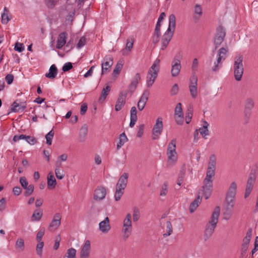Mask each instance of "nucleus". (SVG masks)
<instances>
[{
	"label": "nucleus",
	"instance_id": "30",
	"mask_svg": "<svg viewBox=\"0 0 258 258\" xmlns=\"http://www.w3.org/2000/svg\"><path fill=\"white\" fill-rule=\"evenodd\" d=\"M26 108V106L22 105L15 101L12 105L11 111L14 112H18L19 111H23Z\"/></svg>",
	"mask_w": 258,
	"mask_h": 258
},
{
	"label": "nucleus",
	"instance_id": "39",
	"mask_svg": "<svg viewBox=\"0 0 258 258\" xmlns=\"http://www.w3.org/2000/svg\"><path fill=\"white\" fill-rule=\"evenodd\" d=\"M217 158L216 156L214 154L211 155L209 158V161L208 162V167L209 168H216V162Z\"/></svg>",
	"mask_w": 258,
	"mask_h": 258
},
{
	"label": "nucleus",
	"instance_id": "35",
	"mask_svg": "<svg viewBox=\"0 0 258 258\" xmlns=\"http://www.w3.org/2000/svg\"><path fill=\"white\" fill-rule=\"evenodd\" d=\"M252 228H249L246 232V235L242 241V244L249 245L252 236Z\"/></svg>",
	"mask_w": 258,
	"mask_h": 258
},
{
	"label": "nucleus",
	"instance_id": "34",
	"mask_svg": "<svg viewBox=\"0 0 258 258\" xmlns=\"http://www.w3.org/2000/svg\"><path fill=\"white\" fill-rule=\"evenodd\" d=\"M202 201L200 196L198 197L190 204L189 206V211L190 213H193L199 206Z\"/></svg>",
	"mask_w": 258,
	"mask_h": 258
},
{
	"label": "nucleus",
	"instance_id": "64",
	"mask_svg": "<svg viewBox=\"0 0 258 258\" xmlns=\"http://www.w3.org/2000/svg\"><path fill=\"white\" fill-rule=\"evenodd\" d=\"M5 80L8 84H11L14 80V76L11 74H8L5 77Z\"/></svg>",
	"mask_w": 258,
	"mask_h": 258
},
{
	"label": "nucleus",
	"instance_id": "28",
	"mask_svg": "<svg viewBox=\"0 0 258 258\" xmlns=\"http://www.w3.org/2000/svg\"><path fill=\"white\" fill-rule=\"evenodd\" d=\"M141 80V75L140 73H137L134 77L131 83L130 84V92H133L137 87V85Z\"/></svg>",
	"mask_w": 258,
	"mask_h": 258
},
{
	"label": "nucleus",
	"instance_id": "56",
	"mask_svg": "<svg viewBox=\"0 0 258 258\" xmlns=\"http://www.w3.org/2000/svg\"><path fill=\"white\" fill-rule=\"evenodd\" d=\"M14 49L16 51H17L19 52H22L24 50V47L23 46V44L22 43H19V42H16L15 43V46L14 47Z\"/></svg>",
	"mask_w": 258,
	"mask_h": 258
},
{
	"label": "nucleus",
	"instance_id": "37",
	"mask_svg": "<svg viewBox=\"0 0 258 258\" xmlns=\"http://www.w3.org/2000/svg\"><path fill=\"white\" fill-rule=\"evenodd\" d=\"M128 140L127 137L124 133H122L119 136V142L117 144V149H120L124 144Z\"/></svg>",
	"mask_w": 258,
	"mask_h": 258
},
{
	"label": "nucleus",
	"instance_id": "15",
	"mask_svg": "<svg viewBox=\"0 0 258 258\" xmlns=\"http://www.w3.org/2000/svg\"><path fill=\"white\" fill-rule=\"evenodd\" d=\"M113 64V58L110 55H106L102 62V74L110 71V69Z\"/></svg>",
	"mask_w": 258,
	"mask_h": 258
},
{
	"label": "nucleus",
	"instance_id": "21",
	"mask_svg": "<svg viewBox=\"0 0 258 258\" xmlns=\"http://www.w3.org/2000/svg\"><path fill=\"white\" fill-rule=\"evenodd\" d=\"M68 34L66 32L60 33L57 37L56 48L60 49L67 43Z\"/></svg>",
	"mask_w": 258,
	"mask_h": 258
},
{
	"label": "nucleus",
	"instance_id": "47",
	"mask_svg": "<svg viewBox=\"0 0 258 258\" xmlns=\"http://www.w3.org/2000/svg\"><path fill=\"white\" fill-rule=\"evenodd\" d=\"M34 186L33 184H29L28 186L26 187V188H25L26 190L24 193V196L25 197H29L31 196L34 191Z\"/></svg>",
	"mask_w": 258,
	"mask_h": 258
},
{
	"label": "nucleus",
	"instance_id": "33",
	"mask_svg": "<svg viewBox=\"0 0 258 258\" xmlns=\"http://www.w3.org/2000/svg\"><path fill=\"white\" fill-rule=\"evenodd\" d=\"M56 181L55 178L52 173H49L47 177V186L50 189L54 188L55 186Z\"/></svg>",
	"mask_w": 258,
	"mask_h": 258
},
{
	"label": "nucleus",
	"instance_id": "4",
	"mask_svg": "<svg viewBox=\"0 0 258 258\" xmlns=\"http://www.w3.org/2000/svg\"><path fill=\"white\" fill-rule=\"evenodd\" d=\"M128 175L127 173H123L119 178L116 185V189L114 195L115 201H119L124 193V189L126 186Z\"/></svg>",
	"mask_w": 258,
	"mask_h": 258
},
{
	"label": "nucleus",
	"instance_id": "25",
	"mask_svg": "<svg viewBox=\"0 0 258 258\" xmlns=\"http://www.w3.org/2000/svg\"><path fill=\"white\" fill-rule=\"evenodd\" d=\"M203 126L198 130L200 134L205 139H207V136L209 135V131L208 130V126L209 124L206 120H203Z\"/></svg>",
	"mask_w": 258,
	"mask_h": 258
},
{
	"label": "nucleus",
	"instance_id": "57",
	"mask_svg": "<svg viewBox=\"0 0 258 258\" xmlns=\"http://www.w3.org/2000/svg\"><path fill=\"white\" fill-rule=\"evenodd\" d=\"M20 183L22 186L25 189L28 186V182L25 177H21L20 178Z\"/></svg>",
	"mask_w": 258,
	"mask_h": 258
},
{
	"label": "nucleus",
	"instance_id": "42",
	"mask_svg": "<svg viewBox=\"0 0 258 258\" xmlns=\"http://www.w3.org/2000/svg\"><path fill=\"white\" fill-rule=\"evenodd\" d=\"M42 212L41 211H37V210H36L34 212L32 217H31V221H39L42 216Z\"/></svg>",
	"mask_w": 258,
	"mask_h": 258
},
{
	"label": "nucleus",
	"instance_id": "50",
	"mask_svg": "<svg viewBox=\"0 0 258 258\" xmlns=\"http://www.w3.org/2000/svg\"><path fill=\"white\" fill-rule=\"evenodd\" d=\"M192 116V108L190 107L187 109V112L186 114L185 121L187 124H188L190 121Z\"/></svg>",
	"mask_w": 258,
	"mask_h": 258
},
{
	"label": "nucleus",
	"instance_id": "11",
	"mask_svg": "<svg viewBox=\"0 0 258 258\" xmlns=\"http://www.w3.org/2000/svg\"><path fill=\"white\" fill-rule=\"evenodd\" d=\"M163 128V124L162 117H158L156 123L154 125L152 130V139L153 140H157L161 134Z\"/></svg>",
	"mask_w": 258,
	"mask_h": 258
},
{
	"label": "nucleus",
	"instance_id": "55",
	"mask_svg": "<svg viewBox=\"0 0 258 258\" xmlns=\"http://www.w3.org/2000/svg\"><path fill=\"white\" fill-rule=\"evenodd\" d=\"M86 43V39L84 36L81 37L78 43L77 44V47L78 48H81L83 46H84Z\"/></svg>",
	"mask_w": 258,
	"mask_h": 258
},
{
	"label": "nucleus",
	"instance_id": "24",
	"mask_svg": "<svg viewBox=\"0 0 258 258\" xmlns=\"http://www.w3.org/2000/svg\"><path fill=\"white\" fill-rule=\"evenodd\" d=\"M99 230L104 233H107L111 229L109 224V219L108 217H106L105 219L100 222L99 224Z\"/></svg>",
	"mask_w": 258,
	"mask_h": 258
},
{
	"label": "nucleus",
	"instance_id": "26",
	"mask_svg": "<svg viewBox=\"0 0 258 258\" xmlns=\"http://www.w3.org/2000/svg\"><path fill=\"white\" fill-rule=\"evenodd\" d=\"M88 134V126L86 124H84L80 128L79 134V141L84 142L87 137Z\"/></svg>",
	"mask_w": 258,
	"mask_h": 258
},
{
	"label": "nucleus",
	"instance_id": "48",
	"mask_svg": "<svg viewBox=\"0 0 258 258\" xmlns=\"http://www.w3.org/2000/svg\"><path fill=\"white\" fill-rule=\"evenodd\" d=\"M59 0H44L45 4L49 9L53 8L57 4Z\"/></svg>",
	"mask_w": 258,
	"mask_h": 258
},
{
	"label": "nucleus",
	"instance_id": "3",
	"mask_svg": "<svg viewBox=\"0 0 258 258\" xmlns=\"http://www.w3.org/2000/svg\"><path fill=\"white\" fill-rule=\"evenodd\" d=\"M160 59L158 58H156L148 70L146 77V84L148 88L153 85L157 77L158 73L160 70Z\"/></svg>",
	"mask_w": 258,
	"mask_h": 258
},
{
	"label": "nucleus",
	"instance_id": "29",
	"mask_svg": "<svg viewBox=\"0 0 258 258\" xmlns=\"http://www.w3.org/2000/svg\"><path fill=\"white\" fill-rule=\"evenodd\" d=\"M110 91V87L109 86H107L103 89L101 95L98 99V102L99 103H102L104 101Z\"/></svg>",
	"mask_w": 258,
	"mask_h": 258
},
{
	"label": "nucleus",
	"instance_id": "63",
	"mask_svg": "<svg viewBox=\"0 0 258 258\" xmlns=\"http://www.w3.org/2000/svg\"><path fill=\"white\" fill-rule=\"evenodd\" d=\"M22 188L19 186L14 187L13 189V192L15 196H19L22 192Z\"/></svg>",
	"mask_w": 258,
	"mask_h": 258
},
{
	"label": "nucleus",
	"instance_id": "41",
	"mask_svg": "<svg viewBox=\"0 0 258 258\" xmlns=\"http://www.w3.org/2000/svg\"><path fill=\"white\" fill-rule=\"evenodd\" d=\"M185 173V169L184 167H182L181 170L180 171L179 174L178 175V177L177 180V184L179 186L181 185V184H182V183L183 181Z\"/></svg>",
	"mask_w": 258,
	"mask_h": 258
},
{
	"label": "nucleus",
	"instance_id": "51",
	"mask_svg": "<svg viewBox=\"0 0 258 258\" xmlns=\"http://www.w3.org/2000/svg\"><path fill=\"white\" fill-rule=\"evenodd\" d=\"M183 115L182 109V104L181 103H178L177 104L174 111V115Z\"/></svg>",
	"mask_w": 258,
	"mask_h": 258
},
{
	"label": "nucleus",
	"instance_id": "58",
	"mask_svg": "<svg viewBox=\"0 0 258 258\" xmlns=\"http://www.w3.org/2000/svg\"><path fill=\"white\" fill-rule=\"evenodd\" d=\"M25 140L28 143L31 145H34L37 142V141L34 137L30 136H26Z\"/></svg>",
	"mask_w": 258,
	"mask_h": 258
},
{
	"label": "nucleus",
	"instance_id": "40",
	"mask_svg": "<svg viewBox=\"0 0 258 258\" xmlns=\"http://www.w3.org/2000/svg\"><path fill=\"white\" fill-rule=\"evenodd\" d=\"M140 218V211L138 207L133 208V221L134 222H137Z\"/></svg>",
	"mask_w": 258,
	"mask_h": 258
},
{
	"label": "nucleus",
	"instance_id": "32",
	"mask_svg": "<svg viewBox=\"0 0 258 258\" xmlns=\"http://www.w3.org/2000/svg\"><path fill=\"white\" fill-rule=\"evenodd\" d=\"M202 8L199 4H196L194 8V15L193 18L196 21L198 20L202 15Z\"/></svg>",
	"mask_w": 258,
	"mask_h": 258
},
{
	"label": "nucleus",
	"instance_id": "46",
	"mask_svg": "<svg viewBox=\"0 0 258 258\" xmlns=\"http://www.w3.org/2000/svg\"><path fill=\"white\" fill-rule=\"evenodd\" d=\"M44 246V242L43 241L38 242L36 245V251L37 255L40 257L42 255V249Z\"/></svg>",
	"mask_w": 258,
	"mask_h": 258
},
{
	"label": "nucleus",
	"instance_id": "10",
	"mask_svg": "<svg viewBox=\"0 0 258 258\" xmlns=\"http://www.w3.org/2000/svg\"><path fill=\"white\" fill-rule=\"evenodd\" d=\"M181 56L179 54L176 55L171 62V73L173 77L178 76L180 73L181 69Z\"/></svg>",
	"mask_w": 258,
	"mask_h": 258
},
{
	"label": "nucleus",
	"instance_id": "6",
	"mask_svg": "<svg viewBox=\"0 0 258 258\" xmlns=\"http://www.w3.org/2000/svg\"><path fill=\"white\" fill-rule=\"evenodd\" d=\"M228 50L227 48L224 47L220 48L218 50L217 59L212 67L213 71L217 72L222 68V62L226 59Z\"/></svg>",
	"mask_w": 258,
	"mask_h": 258
},
{
	"label": "nucleus",
	"instance_id": "44",
	"mask_svg": "<svg viewBox=\"0 0 258 258\" xmlns=\"http://www.w3.org/2000/svg\"><path fill=\"white\" fill-rule=\"evenodd\" d=\"M232 209L233 208H231L230 207L228 206V204H227L226 210L223 213L224 219L228 220L230 219L232 215Z\"/></svg>",
	"mask_w": 258,
	"mask_h": 258
},
{
	"label": "nucleus",
	"instance_id": "17",
	"mask_svg": "<svg viewBox=\"0 0 258 258\" xmlns=\"http://www.w3.org/2000/svg\"><path fill=\"white\" fill-rule=\"evenodd\" d=\"M254 107V102L252 98H248L245 100L244 106L245 116L249 118L251 115V111Z\"/></svg>",
	"mask_w": 258,
	"mask_h": 258
},
{
	"label": "nucleus",
	"instance_id": "23",
	"mask_svg": "<svg viewBox=\"0 0 258 258\" xmlns=\"http://www.w3.org/2000/svg\"><path fill=\"white\" fill-rule=\"evenodd\" d=\"M91 248L90 242L87 240L85 241L80 252V258H88Z\"/></svg>",
	"mask_w": 258,
	"mask_h": 258
},
{
	"label": "nucleus",
	"instance_id": "1",
	"mask_svg": "<svg viewBox=\"0 0 258 258\" xmlns=\"http://www.w3.org/2000/svg\"><path fill=\"white\" fill-rule=\"evenodd\" d=\"M220 213V207L217 206L215 208L210 220L206 226L204 234V239L205 241L209 240L214 233L218 222Z\"/></svg>",
	"mask_w": 258,
	"mask_h": 258
},
{
	"label": "nucleus",
	"instance_id": "14",
	"mask_svg": "<svg viewBox=\"0 0 258 258\" xmlns=\"http://www.w3.org/2000/svg\"><path fill=\"white\" fill-rule=\"evenodd\" d=\"M121 239L126 241L129 237V213L125 217L121 231Z\"/></svg>",
	"mask_w": 258,
	"mask_h": 258
},
{
	"label": "nucleus",
	"instance_id": "2",
	"mask_svg": "<svg viewBox=\"0 0 258 258\" xmlns=\"http://www.w3.org/2000/svg\"><path fill=\"white\" fill-rule=\"evenodd\" d=\"M175 16L174 14H171L169 17L168 28L161 38V50L166 49L172 39L175 29Z\"/></svg>",
	"mask_w": 258,
	"mask_h": 258
},
{
	"label": "nucleus",
	"instance_id": "19",
	"mask_svg": "<svg viewBox=\"0 0 258 258\" xmlns=\"http://www.w3.org/2000/svg\"><path fill=\"white\" fill-rule=\"evenodd\" d=\"M106 195V189L103 186H99L95 190L94 199L95 201H101L104 199Z\"/></svg>",
	"mask_w": 258,
	"mask_h": 258
},
{
	"label": "nucleus",
	"instance_id": "43",
	"mask_svg": "<svg viewBox=\"0 0 258 258\" xmlns=\"http://www.w3.org/2000/svg\"><path fill=\"white\" fill-rule=\"evenodd\" d=\"M167 233H164L163 236L164 237H167L171 234L173 232L172 226L171 222L169 221L166 223Z\"/></svg>",
	"mask_w": 258,
	"mask_h": 258
},
{
	"label": "nucleus",
	"instance_id": "9",
	"mask_svg": "<svg viewBox=\"0 0 258 258\" xmlns=\"http://www.w3.org/2000/svg\"><path fill=\"white\" fill-rule=\"evenodd\" d=\"M226 36L225 28L221 25L219 26L217 29L214 37V45L215 49L219 47L223 42Z\"/></svg>",
	"mask_w": 258,
	"mask_h": 258
},
{
	"label": "nucleus",
	"instance_id": "27",
	"mask_svg": "<svg viewBox=\"0 0 258 258\" xmlns=\"http://www.w3.org/2000/svg\"><path fill=\"white\" fill-rule=\"evenodd\" d=\"M58 73V70L55 64L50 66L49 69V72L45 74V77L50 79H54Z\"/></svg>",
	"mask_w": 258,
	"mask_h": 258
},
{
	"label": "nucleus",
	"instance_id": "8",
	"mask_svg": "<svg viewBox=\"0 0 258 258\" xmlns=\"http://www.w3.org/2000/svg\"><path fill=\"white\" fill-rule=\"evenodd\" d=\"M176 140L174 139L169 143L167 147V155L168 162L174 163L176 161L177 157L176 152Z\"/></svg>",
	"mask_w": 258,
	"mask_h": 258
},
{
	"label": "nucleus",
	"instance_id": "12",
	"mask_svg": "<svg viewBox=\"0 0 258 258\" xmlns=\"http://www.w3.org/2000/svg\"><path fill=\"white\" fill-rule=\"evenodd\" d=\"M256 174L255 173L250 172L248 180L246 183L245 194H244V198L246 199L250 195L253 187V185L255 182L256 179Z\"/></svg>",
	"mask_w": 258,
	"mask_h": 258
},
{
	"label": "nucleus",
	"instance_id": "38",
	"mask_svg": "<svg viewBox=\"0 0 258 258\" xmlns=\"http://www.w3.org/2000/svg\"><path fill=\"white\" fill-rule=\"evenodd\" d=\"M76 250L74 248H69L65 255L63 256V258H76Z\"/></svg>",
	"mask_w": 258,
	"mask_h": 258
},
{
	"label": "nucleus",
	"instance_id": "13",
	"mask_svg": "<svg viewBox=\"0 0 258 258\" xmlns=\"http://www.w3.org/2000/svg\"><path fill=\"white\" fill-rule=\"evenodd\" d=\"M213 187V180L204 179L203 185L202 186L203 194L206 199H208L210 197Z\"/></svg>",
	"mask_w": 258,
	"mask_h": 258
},
{
	"label": "nucleus",
	"instance_id": "54",
	"mask_svg": "<svg viewBox=\"0 0 258 258\" xmlns=\"http://www.w3.org/2000/svg\"><path fill=\"white\" fill-rule=\"evenodd\" d=\"M168 192V184L167 182H164L162 185L160 195L161 196H165Z\"/></svg>",
	"mask_w": 258,
	"mask_h": 258
},
{
	"label": "nucleus",
	"instance_id": "52",
	"mask_svg": "<svg viewBox=\"0 0 258 258\" xmlns=\"http://www.w3.org/2000/svg\"><path fill=\"white\" fill-rule=\"evenodd\" d=\"M55 175L57 179H62L64 177L63 170L61 169H55Z\"/></svg>",
	"mask_w": 258,
	"mask_h": 258
},
{
	"label": "nucleus",
	"instance_id": "18",
	"mask_svg": "<svg viewBox=\"0 0 258 258\" xmlns=\"http://www.w3.org/2000/svg\"><path fill=\"white\" fill-rule=\"evenodd\" d=\"M127 94V91H122L120 92L115 106V109L116 111L120 110L122 107L124 106Z\"/></svg>",
	"mask_w": 258,
	"mask_h": 258
},
{
	"label": "nucleus",
	"instance_id": "60",
	"mask_svg": "<svg viewBox=\"0 0 258 258\" xmlns=\"http://www.w3.org/2000/svg\"><path fill=\"white\" fill-rule=\"evenodd\" d=\"M73 68L72 63L70 62L66 63L62 68V70L64 72H68Z\"/></svg>",
	"mask_w": 258,
	"mask_h": 258
},
{
	"label": "nucleus",
	"instance_id": "45",
	"mask_svg": "<svg viewBox=\"0 0 258 258\" xmlns=\"http://www.w3.org/2000/svg\"><path fill=\"white\" fill-rule=\"evenodd\" d=\"M215 170L216 169L208 167L205 179L213 180L212 178L215 175Z\"/></svg>",
	"mask_w": 258,
	"mask_h": 258
},
{
	"label": "nucleus",
	"instance_id": "7",
	"mask_svg": "<svg viewBox=\"0 0 258 258\" xmlns=\"http://www.w3.org/2000/svg\"><path fill=\"white\" fill-rule=\"evenodd\" d=\"M237 187L236 183L235 181L232 182L226 193L225 202L231 208H233L234 206V200L236 194Z\"/></svg>",
	"mask_w": 258,
	"mask_h": 258
},
{
	"label": "nucleus",
	"instance_id": "5",
	"mask_svg": "<svg viewBox=\"0 0 258 258\" xmlns=\"http://www.w3.org/2000/svg\"><path fill=\"white\" fill-rule=\"evenodd\" d=\"M233 70L235 80L237 81H241L244 71L242 55L238 54L234 57Z\"/></svg>",
	"mask_w": 258,
	"mask_h": 258
},
{
	"label": "nucleus",
	"instance_id": "59",
	"mask_svg": "<svg viewBox=\"0 0 258 258\" xmlns=\"http://www.w3.org/2000/svg\"><path fill=\"white\" fill-rule=\"evenodd\" d=\"M122 67V64L121 63H117V64L115 66V68H114L113 74V75H118L120 73L121 69Z\"/></svg>",
	"mask_w": 258,
	"mask_h": 258
},
{
	"label": "nucleus",
	"instance_id": "16",
	"mask_svg": "<svg viewBox=\"0 0 258 258\" xmlns=\"http://www.w3.org/2000/svg\"><path fill=\"white\" fill-rule=\"evenodd\" d=\"M197 81L198 78L196 76L193 75L191 77L189 89L190 95L193 98H196L198 95Z\"/></svg>",
	"mask_w": 258,
	"mask_h": 258
},
{
	"label": "nucleus",
	"instance_id": "61",
	"mask_svg": "<svg viewBox=\"0 0 258 258\" xmlns=\"http://www.w3.org/2000/svg\"><path fill=\"white\" fill-rule=\"evenodd\" d=\"M160 36V33H154V35L152 37V41L154 44H156L159 42Z\"/></svg>",
	"mask_w": 258,
	"mask_h": 258
},
{
	"label": "nucleus",
	"instance_id": "62",
	"mask_svg": "<svg viewBox=\"0 0 258 258\" xmlns=\"http://www.w3.org/2000/svg\"><path fill=\"white\" fill-rule=\"evenodd\" d=\"M176 122L179 125H182L183 123V115H174Z\"/></svg>",
	"mask_w": 258,
	"mask_h": 258
},
{
	"label": "nucleus",
	"instance_id": "20",
	"mask_svg": "<svg viewBox=\"0 0 258 258\" xmlns=\"http://www.w3.org/2000/svg\"><path fill=\"white\" fill-rule=\"evenodd\" d=\"M61 216L59 213H56L53 218V220L50 223L49 229L50 231H53L55 230L61 223Z\"/></svg>",
	"mask_w": 258,
	"mask_h": 258
},
{
	"label": "nucleus",
	"instance_id": "36",
	"mask_svg": "<svg viewBox=\"0 0 258 258\" xmlns=\"http://www.w3.org/2000/svg\"><path fill=\"white\" fill-rule=\"evenodd\" d=\"M15 248L19 251H23L24 250V240L23 238H19L17 239L15 244Z\"/></svg>",
	"mask_w": 258,
	"mask_h": 258
},
{
	"label": "nucleus",
	"instance_id": "49",
	"mask_svg": "<svg viewBox=\"0 0 258 258\" xmlns=\"http://www.w3.org/2000/svg\"><path fill=\"white\" fill-rule=\"evenodd\" d=\"M54 132L53 130H51L48 134H47L45 136V138L46 140V144L48 145H51L52 144V140L54 136Z\"/></svg>",
	"mask_w": 258,
	"mask_h": 258
},
{
	"label": "nucleus",
	"instance_id": "22",
	"mask_svg": "<svg viewBox=\"0 0 258 258\" xmlns=\"http://www.w3.org/2000/svg\"><path fill=\"white\" fill-rule=\"evenodd\" d=\"M149 94V91L148 90H145L143 92L138 103V108L139 110H142L144 108L145 105L148 100Z\"/></svg>",
	"mask_w": 258,
	"mask_h": 258
},
{
	"label": "nucleus",
	"instance_id": "53",
	"mask_svg": "<svg viewBox=\"0 0 258 258\" xmlns=\"http://www.w3.org/2000/svg\"><path fill=\"white\" fill-rule=\"evenodd\" d=\"M45 232V229L44 228H41L39 231L37 232V235H36V240L37 242L42 241V238Z\"/></svg>",
	"mask_w": 258,
	"mask_h": 258
},
{
	"label": "nucleus",
	"instance_id": "31",
	"mask_svg": "<svg viewBox=\"0 0 258 258\" xmlns=\"http://www.w3.org/2000/svg\"><path fill=\"white\" fill-rule=\"evenodd\" d=\"M11 17L9 16V11L8 9L5 7L4 9V12L2 14V23L3 24H7L11 20Z\"/></svg>",
	"mask_w": 258,
	"mask_h": 258
}]
</instances>
